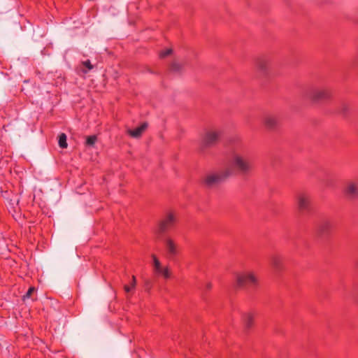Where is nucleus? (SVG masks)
Wrapping results in <instances>:
<instances>
[{
	"label": "nucleus",
	"instance_id": "f257e3e1",
	"mask_svg": "<svg viewBox=\"0 0 358 358\" xmlns=\"http://www.w3.org/2000/svg\"><path fill=\"white\" fill-rule=\"evenodd\" d=\"M229 164L231 171L244 176L250 175L254 168L250 154L242 143H238L233 148Z\"/></svg>",
	"mask_w": 358,
	"mask_h": 358
},
{
	"label": "nucleus",
	"instance_id": "f03ea898",
	"mask_svg": "<svg viewBox=\"0 0 358 358\" xmlns=\"http://www.w3.org/2000/svg\"><path fill=\"white\" fill-rule=\"evenodd\" d=\"M236 283L240 287L255 288L259 285V278L255 272L245 271L237 273Z\"/></svg>",
	"mask_w": 358,
	"mask_h": 358
},
{
	"label": "nucleus",
	"instance_id": "7ed1b4c3",
	"mask_svg": "<svg viewBox=\"0 0 358 358\" xmlns=\"http://www.w3.org/2000/svg\"><path fill=\"white\" fill-rule=\"evenodd\" d=\"M177 217L173 212H168L159 221L157 227V233L164 234L173 229L176 224Z\"/></svg>",
	"mask_w": 358,
	"mask_h": 358
},
{
	"label": "nucleus",
	"instance_id": "20e7f679",
	"mask_svg": "<svg viewBox=\"0 0 358 358\" xmlns=\"http://www.w3.org/2000/svg\"><path fill=\"white\" fill-rule=\"evenodd\" d=\"M231 175V171L229 169L221 170L208 175L205 179V183L213 187L225 181Z\"/></svg>",
	"mask_w": 358,
	"mask_h": 358
},
{
	"label": "nucleus",
	"instance_id": "39448f33",
	"mask_svg": "<svg viewBox=\"0 0 358 358\" xmlns=\"http://www.w3.org/2000/svg\"><path fill=\"white\" fill-rule=\"evenodd\" d=\"M271 59L268 56H258L255 59V67L256 71L262 76H266L270 71Z\"/></svg>",
	"mask_w": 358,
	"mask_h": 358
},
{
	"label": "nucleus",
	"instance_id": "423d86ee",
	"mask_svg": "<svg viewBox=\"0 0 358 358\" xmlns=\"http://www.w3.org/2000/svg\"><path fill=\"white\" fill-rule=\"evenodd\" d=\"M151 257L152 259L154 274L157 277H162L164 279H169L171 277L169 267L168 266H163L155 255L152 254Z\"/></svg>",
	"mask_w": 358,
	"mask_h": 358
},
{
	"label": "nucleus",
	"instance_id": "0eeeda50",
	"mask_svg": "<svg viewBox=\"0 0 358 358\" xmlns=\"http://www.w3.org/2000/svg\"><path fill=\"white\" fill-rule=\"evenodd\" d=\"M164 244L166 256L169 259H173L180 253V247L176 241L171 236H167L164 239Z\"/></svg>",
	"mask_w": 358,
	"mask_h": 358
},
{
	"label": "nucleus",
	"instance_id": "6e6552de",
	"mask_svg": "<svg viewBox=\"0 0 358 358\" xmlns=\"http://www.w3.org/2000/svg\"><path fill=\"white\" fill-rule=\"evenodd\" d=\"M221 132L216 129H208L203 134V148L211 147L217 144Z\"/></svg>",
	"mask_w": 358,
	"mask_h": 358
},
{
	"label": "nucleus",
	"instance_id": "1a4fd4ad",
	"mask_svg": "<svg viewBox=\"0 0 358 358\" xmlns=\"http://www.w3.org/2000/svg\"><path fill=\"white\" fill-rule=\"evenodd\" d=\"M310 196L304 192L299 193L296 196V204L300 212L307 211L310 207Z\"/></svg>",
	"mask_w": 358,
	"mask_h": 358
},
{
	"label": "nucleus",
	"instance_id": "9d476101",
	"mask_svg": "<svg viewBox=\"0 0 358 358\" xmlns=\"http://www.w3.org/2000/svg\"><path fill=\"white\" fill-rule=\"evenodd\" d=\"M331 92L329 89H318L313 90L310 94L309 98L314 101H320L328 99L331 97Z\"/></svg>",
	"mask_w": 358,
	"mask_h": 358
},
{
	"label": "nucleus",
	"instance_id": "9b49d317",
	"mask_svg": "<svg viewBox=\"0 0 358 358\" xmlns=\"http://www.w3.org/2000/svg\"><path fill=\"white\" fill-rule=\"evenodd\" d=\"M344 193L350 199L358 196V181H349L345 187Z\"/></svg>",
	"mask_w": 358,
	"mask_h": 358
},
{
	"label": "nucleus",
	"instance_id": "f8f14e48",
	"mask_svg": "<svg viewBox=\"0 0 358 358\" xmlns=\"http://www.w3.org/2000/svg\"><path fill=\"white\" fill-rule=\"evenodd\" d=\"M333 229V222L329 219L322 220L317 227V232L320 235H325L330 233Z\"/></svg>",
	"mask_w": 358,
	"mask_h": 358
},
{
	"label": "nucleus",
	"instance_id": "ddd939ff",
	"mask_svg": "<svg viewBox=\"0 0 358 358\" xmlns=\"http://www.w3.org/2000/svg\"><path fill=\"white\" fill-rule=\"evenodd\" d=\"M147 127L148 124L144 122L134 129H128L127 133L133 138H139Z\"/></svg>",
	"mask_w": 358,
	"mask_h": 358
},
{
	"label": "nucleus",
	"instance_id": "4468645a",
	"mask_svg": "<svg viewBox=\"0 0 358 358\" xmlns=\"http://www.w3.org/2000/svg\"><path fill=\"white\" fill-rule=\"evenodd\" d=\"M279 122L277 116L273 115H268L264 117V124L268 128L275 127Z\"/></svg>",
	"mask_w": 358,
	"mask_h": 358
},
{
	"label": "nucleus",
	"instance_id": "2eb2a0df",
	"mask_svg": "<svg viewBox=\"0 0 358 358\" xmlns=\"http://www.w3.org/2000/svg\"><path fill=\"white\" fill-rule=\"evenodd\" d=\"M271 262L272 266L275 269H280V268H281V267L282 266L283 259H282V256H280L279 255H273L271 257Z\"/></svg>",
	"mask_w": 358,
	"mask_h": 358
},
{
	"label": "nucleus",
	"instance_id": "dca6fc26",
	"mask_svg": "<svg viewBox=\"0 0 358 358\" xmlns=\"http://www.w3.org/2000/svg\"><path fill=\"white\" fill-rule=\"evenodd\" d=\"M243 320L246 328L252 327L254 322V315L251 313H248L243 315Z\"/></svg>",
	"mask_w": 358,
	"mask_h": 358
},
{
	"label": "nucleus",
	"instance_id": "f3484780",
	"mask_svg": "<svg viewBox=\"0 0 358 358\" xmlns=\"http://www.w3.org/2000/svg\"><path fill=\"white\" fill-rule=\"evenodd\" d=\"M59 145L62 148H67V143H66V136L65 134L62 133L59 136V141H58Z\"/></svg>",
	"mask_w": 358,
	"mask_h": 358
},
{
	"label": "nucleus",
	"instance_id": "a211bd4d",
	"mask_svg": "<svg viewBox=\"0 0 358 358\" xmlns=\"http://www.w3.org/2000/svg\"><path fill=\"white\" fill-rule=\"evenodd\" d=\"M136 285V277L134 275H133L130 285H125L124 286V289L126 292L129 293L135 288Z\"/></svg>",
	"mask_w": 358,
	"mask_h": 358
},
{
	"label": "nucleus",
	"instance_id": "6ab92c4d",
	"mask_svg": "<svg viewBox=\"0 0 358 358\" xmlns=\"http://www.w3.org/2000/svg\"><path fill=\"white\" fill-rule=\"evenodd\" d=\"M96 141V136H89L87 137L86 139V144L90 146H92L94 145V143Z\"/></svg>",
	"mask_w": 358,
	"mask_h": 358
},
{
	"label": "nucleus",
	"instance_id": "aec40b11",
	"mask_svg": "<svg viewBox=\"0 0 358 358\" xmlns=\"http://www.w3.org/2000/svg\"><path fill=\"white\" fill-rule=\"evenodd\" d=\"M34 291L35 288L34 287H29L27 293L23 296L22 299L25 301L27 299H29Z\"/></svg>",
	"mask_w": 358,
	"mask_h": 358
},
{
	"label": "nucleus",
	"instance_id": "412c9836",
	"mask_svg": "<svg viewBox=\"0 0 358 358\" xmlns=\"http://www.w3.org/2000/svg\"><path fill=\"white\" fill-rule=\"evenodd\" d=\"M171 52H172V50L171 49H167L166 50L162 51L159 53V57L161 58L166 57L169 56V55H171Z\"/></svg>",
	"mask_w": 358,
	"mask_h": 358
},
{
	"label": "nucleus",
	"instance_id": "4be33fe9",
	"mask_svg": "<svg viewBox=\"0 0 358 358\" xmlns=\"http://www.w3.org/2000/svg\"><path fill=\"white\" fill-rule=\"evenodd\" d=\"M82 64L85 66L86 68H87V69L90 71V70H92L93 69V65L91 64L90 61L89 59L86 60V61H84L82 62Z\"/></svg>",
	"mask_w": 358,
	"mask_h": 358
},
{
	"label": "nucleus",
	"instance_id": "5701e85b",
	"mask_svg": "<svg viewBox=\"0 0 358 358\" xmlns=\"http://www.w3.org/2000/svg\"><path fill=\"white\" fill-rule=\"evenodd\" d=\"M212 288H213V283L210 281L207 282L205 285V289L206 291H210V290H211Z\"/></svg>",
	"mask_w": 358,
	"mask_h": 358
},
{
	"label": "nucleus",
	"instance_id": "b1692460",
	"mask_svg": "<svg viewBox=\"0 0 358 358\" xmlns=\"http://www.w3.org/2000/svg\"><path fill=\"white\" fill-rule=\"evenodd\" d=\"M348 105L345 104V103H343L342 105V109H341V110L340 112L342 113H345L348 110Z\"/></svg>",
	"mask_w": 358,
	"mask_h": 358
}]
</instances>
